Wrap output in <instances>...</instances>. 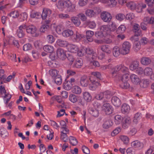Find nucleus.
I'll use <instances>...</instances> for the list:
<instances>
[{"instance_id":"nucleus-34","label":"nucleus","mask_w":154,"mask_h":154,"mask_svg":"<svg viewBox=\"0 0 154 154\" xmlns=\"http://www.w3.org/2000/svg\"><path fill=\"white\" fill-rule=\"evenodd\" d=\"M143 21L145 22H147V23L149 24H152L154 22V17H145L143 19Z\"/></svg>"},{"instance_id":"nucleus-37","label":"nucleus","mask_w":154,"mask_h":154,"mask_svg":"<svg viewBox=\"0 0 154 154\" xmlns=\"http://www.w3.org/2000/svg\"><path fill=\"white\" fill-rule=\"evenodd\" d=\"M134 50L137 52L139 51L141 48L140 42L139 41H136L134 42Z\"/></svg>"},{"instance_id":"nucleus-35","label":"nucleus","mask_w":154,"mask_h":154,"mask_svg":"<svg viewBox=\"0 0 154 154\" xmlns=\"http://www.w3.org/2000/svg\"><path fill=\"white\" fill-rule=\"evenodd\" d=\"M72 92L77 94H79L81 92V89L77 86H75L72 89Z\"/></svg>"},{"instance_id":"nucleus-1","label":"nucleus","mask_w":154,"mask_h":154,"mask_svg":"<svg viewBox=\"0 0 154 154\" xmlns=\"http://www.w3.org/2000/svg\"><path fill=\"white\" fill-rule=\"evenodd\" d=\"M129 74L125 73L122 76H117V79L119 81L120 87L123 89L128 88L130 85L128 82L129 80Z\"/></svg>"},{"instance_id":"nucleus-22","label":"nucleus","mask_w":154,"mask_h":154,"mask_svg":"<svg viewBox=\"0 0 154 154\" xmlns=\"http://www.w3.org/2000/svg\"><path fill=\"white\" fill-rule=\"evenodd\" d=\"M139 63L138 62L134 61L131 64L130 66V69L133 71L135 69H137L138 67Z\"/></svg>"},{"instance_id":"nucleus-2","label":"nucleus","mask_w":154,"mask_h":154,"mask_svg":"<svg viewBox=\"0 0 154 154\" xmlns=\"http://www.w3.org/2000/svg\"><path fill=\"white\" fill-rule=\"evenodd\" d=\"M102 110L104 111L106 115H109L113 112V108L109 103H105L102 106Z\"/></svg>"},{"instance_id":"nucleus-42","label":"nucleus","mask_w":154,"mask_h":154,"mask_svg":"<svg viewBox=\"0 0 154 154\" xmlns=\"http://www.w3.org/2000/svg\"><path fill=\"white\" fill-rule=\"evenodd\" d=\"M66 1L63 0L59 1L57 3V7L61 8H65Z\"/></svg>"},{"instance_id":"nucleus-32","label":"nucleus","mask_w":154,"mask_h":154,"mask_svg":"<svg viewBox=\"0 0 154 154\" xmlns=\"http://www.w3.org/2000/svg\"><path fill=\"white\" fill-rule=\"evenodd\" d=\"M0 134L1 137L7 136L8 135V133L6 130L4 128H0Z\"/></svg>"},{"instance_id":"nucleus-25","label":"nucleus","mask_w":154,"mask_h":154,"mask_svg":"<svg viewBox=\"0 0 154 154\" xmlns=\"http://www.w3.org/2000/svg\"><path fill=\"white\" fill-rule=\"evenodd\" d=\"M83 96L84 99L86 101L89 102L91 100L92 97L89 93L87 92H85Z\"/></svg>"},{"instance_id":"nucleus-56","label":"nucleus","mask_w":154,"mask_h":154,"mask_svg":"<svg viewBox=\"0 0 154 154\" xmlns=\"http://www.w3.org/2000/svg\"><path fill=\"white\" fill-rule=\"evenodd\" d=\"M32 47L31 45L30 44H27L24 45L23 50L24 51H28L31 49Z\"/></svg>"},{"instance_id":"nucleus-59","label":"nucleus","mask_w":154,"mask_h":154,"mask_svg":"<svg viewBox=\"0 0 154 154\" xmlns=\"http://www.w3.org/2000/svg\"><path fill=\"white\" fill-rule=\"evenodd\" d=\"M148 41V39L146 38V37H143L141 38L140 40V43L144 45L146 44Z\"/></svg>"},{"instance_id":"nucleus-7","label":"nucleus","mask_w":154,"mask_h":154,"mask_svg":"<svg viewBox=\"0 0 154 154\" xmlns=\"http://www.w3.org/2000/svg\"><path fill=\"white\" fill-rule=\"evenodd\" d=\"M131 122V118L127 116H125L123 118L122 122V127L124 128H127Z\"/></svg>"},{"instance_id":"nucleus-28","label":"nucleus","mask_w":154,"mask_h":154,"mask_svg":"<svg viewBox=\"0 0 154 154\" xmlns=\"http://www.w3.org/2000/svg\"><path fill=\"white\" fill-rule=\"evenodd\" d=\"M49 26L48 24L43 25L40 28L39 30L41 32H48L49 29Z\"/></svg>"},{"instance_id":"nucleus-23","label":"nucleus","mask_w":154,"mask_h":154,"mask_svg":"<svg viewBox=\"0 0 154 154\" xmlns=\"http://www.w3.org/2000/svg\"><path fill=\"white\" fill-rule=\"evenodd\" d=\"M43 48L45 51L50 53H52L54 51L53 47L50 45H45L43 47Z\"/></svg>"},{"instance_id":"nucleus-3","label":"nucleus","mask_w":154,"mask_h":154,"mask_svg":"<svg viewBox=\"0 0 154 154\" xmlns=\"http://www.w3.org/2000/svg\"><path fill=\"white\" fill-rule=\"evenodd\" d=\"M100 17L104 22L107 23L109 22L112 18L111 14L106 11L102 12L100 14Z\"/></svg>"},{"instance_id":"nucleus-38","label":"nucleus","mask_w":154,"mask_h":154,"mask_svg":"<svg viewBox=\"0 0 154 154\" xmlns=\"http://www.w3.org/2000/svg\"><path fill=\"white\" fill-rule=\"evenodd\" d=\"M109 93L107 91H105L103 93H100L99 94H98L96 96L97 99L99 100H102L104 98L105 96H106L107 94H109Z\"/></svg>"},{"instance_id":"nucleus-41","label":"nucleus","mask_w":154,"mask_h":154,"mask_svg":"<svg viewBox=\"0 0 154 154\" xmlns=\"http://www.w3.org/2000/svg\"><path fill=\"white\" fill-rule=\"evenodd\" d=\"M95 14V12L94 11L91 9H88L85 12L86 14L90 17H93L94 16Z\"/></svg>"},{"instance_id":"nucleus-60","label":"nucleus","mask_w":154,"mask_h":154,"mask_svg":"<svg viewBox=\"0 0 154 154\" xmlns=\"http://www.w3.org/2000/svg\"><path fill=\"white\" fill-rule=\"evenodd\" d=\"M121 131L120 128H117L115 129L111 133V135L112 136H114L118 134L119 132Z\"/></svg>"},{"instance_id":"nucleus-43","label":"nucleus","mask_w":154,"mask_h":154,"mask_svg":"<svg viewBox=\"0 0 154 154\" xmlns=\"http://www.w3.org/2000/svg\"><path fill=\"white\" fill-rule=\"evenodd\" d=\"M134 35L133 36L131 37L130 39L132 41L134 40V38H135L136 36H138L141 35V30L138 31H134Z\"/></svg>"},{"instance_id":"nucleus-61","label":"nucleus","mask_w":154,"mask_h":154,"mask_svg":"<svg viewBox=\"0 0 154 154\" xmlns=\"http://www.w3.org/2000/svg\"><path fill=\"white\" fill-rule=\"evenodd\" d=\"M88 2V0H79V4L80 6H83L87 4Z\"/></svg>"},{"instance_id":"nucleus-12","label":"nucleus","mask_w":154,"mask_h":154,"mask_svg":"<svg viewBox=\"0 0 154 154\" xmlns=\"http://www.w3.org/2000/svg\"><path fill=\"white\" fill-rule=\"evenodd\" d=\"M131 146L135 148H142L143 147V144L138 140H135L132 142L131 143Z\"/></svg>"},{"instance_id":"nucleus-27","label":"nucleus","mask_w":154,"mask_h":154,"mask_svg":"<svg viewBox=\"0 0 154 154\" xmlns=\"http://www.w3.org/2000/svg\"><path fill=\"white\" fill-rule=\"evenodd\" d=\"M72 84H71L70 82H69L68 81H67L66 83L63 84V86L64 88L67 90H70L72 88Z\"/></svg>"},{"instance_id":"nucleus-29","label":"nucleus","mask_w":154,"mask_h":154,"mask_svg":"<svg viewBox=\"0 0 154 154\" xmlns=\"http://www.w3.org/2000/svg\"><path fill=\"white\" fill-rule=\"evenodd\" d=\"M53 79L54 80V82L57 85H60L61 84L62 79L60 75H58Z\"/></svg>"},{"instance_id":"nucleus-51","label":"nucleus","mask_w":154,"mask_h":154,"mask_svg":"<svg viewBox=\"0 0 154 154\" xmlns=\"http://www.w3.org/2000/svg\"><path fill=\"white\" fill-rule=\"evenodd\" d=\"M48 41L49 43H52L54 42L55 39L54 37L51 35H49L47 36V37Z\"/></svg>"},{"instance_id":"nucleus-24","label":"nucleus","mask_w":154,"mask_h":154,"mask_svg":"<svg viewBox=\"0 0 154 154\" xmlns=\"http://www.w3.org/2000/svg\"><path fill=\"white\" fill-rule=\"evenodd\" d=\"M71 20L73 23L77 26H79L81 22L78 17H73L71 18Z\"/></svg>"},{"instance_id":"nucleus-39","label":"nucleus","mask_w":154,"mask_h":154,"mask_svg":"<svg viewBox=\"0 0 154 154\" xmlns=\"http://www.w3.org/2000/svg\"><path fill=\"white\" fill-rule=\"evenodd\" d=\"M112 70H113V72L112 73V77H116V79H117V76H119V75H117V72L119 71L118 70V69L117 68L116 66L115 68H113L112 69Z\"/></svg>"},{"instance_id":"nucleus-49","label":"nucleus","mask_w":154,"mask_h":154,"mask_svg":"<svg viewBox=\"0 0 154 154\" xmlns=\"http://www.w3.org/2000/svg\"><path fill=\"white\" fill-rule=\"evenodd\" d=\"M66 57L67 59L70 62V64H72V63L74 61V58L73 56L70 54H68L67 55H66Z\"/></svg>"},{"instance_id":"nucleus-10","label":"nucleus","mask_w":154,"mask_h":154,"mask_svg":"<svg viewBox=\"0 0 154 154\" xmlns=\"http://www.w3.org/2000/svg\"><path fill=\"white\" fill-rule=\"evenodd\" d=\"M80 83L82 86L87 87L88 84V81L87 76L83 75L82 76L80 79Z\"/></svg>"},{"instance_id":"nucleus-31","label":"nucleus","mask_w":154,"mask_h":154,"mask_svg":"<svg viewBox=\"0 0 154 154\" xmlns=\"http://www.w3.org/2000/svg\"><path fill=\"white\" fill-rule=\"evenodd\" d=\"M126 29V27L124 25H121L117 29L116 32L118 34L123 33Z\"/></svg>"},{"instance_id":"nucleus-18","label":"nucleus","mask_w":154,"mask_h":154,"mask_svg":"<svg viewBox=\"0 0 154 154\" xmlns=\"http://www.w3.org/2000/svg\"><path fill=\"white\" fill-rule=\"evenodd\" d=\"M130 109L129 106L125 104H123L122 106L121 111L123 113H128Z\"/></svg>"},{"instance_id":"nucleus-47","label":"nucleus","mask_w":154,"mask_h":154,"mask_svg":"<svg viewBox=\"0 0 154 154\" xmlns=\"http://www.w3.org/2000/svg\"><path fill=\"white\" fill-rule=\"evenodd\" d=\"M69 100L72 102L74 103L77 101V98L75 95L72 94L69 96Z\"/></svg>"},{"instance_id":"nucleus-46","label":"nucleus","mask_w":154,"mask_h":154,"mask_svg":"<svg viewBox=\"0 0 154 154\" xmlns=\"http://www.w3.org/2000/svg\"><path fill=\"white\" fill-rule=\"evenodd\" d=\"M75 5L74 4H71V5L68 8H67V10L68 11L71 12H73L75 11Z\"/></svg>"},{"instance_id":"nucleus-20","label":"nucleus","mask_w":154,"mask_h":154,"mask_svg":"<svg viewBox=\"0 0 154 154\" xmlns=\"http://www.w3.org/2000/svg\"><path fill=\"white\" fill-rule=\"evenodd\" d=\"M69 141L70 143L72 146H75L78 144V142L77 139L74 137L70 136L69 137Z\"/></svg>"},{"instance_id":"nucleus-6","label":"nucleus","mask_w":154,"mask_h":154,"mask_svg":"<svg viewBox=\"0 0 154 154\" xmlns=\"http://www.w3.org/2000/svg\"><path fill=\"white\" fill-rule=\"evenodd\" d=\"M130 78L132 83L134 85H138L140 84L141 80L139 77L135 74H132L130 76Z\"/></svg>"},{"instance_id":"nucleus-4","label":"nucleus","mask_w":154,"mask_h":154,"mask_svg":"<svg viewBox=\"0 0 154 154\" xmlns=\"http://www.w3.org/2000/svg\"><path fill=\"white\" fill-rule=\"evenodd\" d=\"M131 45L128 42H124L122 44L121 53L123 55L128 54L130 51Z\"/></svg>"},{"instance_id":"nucleus-53","label":"nucleus","mask_w":154,"mask_h":154,"mask_svg":"<svg viewBox=\"0 0 154 154\" xmlns=\"http://www.w3.org/2000/svg\"><path fill=\"white\" fill-rule=\"evenodd\" d=\"M95 35L97 38H100L103 37L104 35V33L100 31V32H96L95 34Z\"/></svg>"},{"instance_id":"nucleus-48","label":"nucleus","mask_w":154,"mask_h":154,"mask_svg":"<svg viewBox=\"0 0 154 154\" xmlns=\"http://www.w3.org/2000/svg\"><path fill=\"white\" fill-rule=\"evenodd\" d=\"M149 84V80L148 79H144L143 80V85H140L141 87L143 88H146L147 87Z\"/></svg>"},{"instance_id":"nucleus-50","label":"nucleus","mask_w":154,"mask_h":154,"mask_svg":"<svg viewBox=\"0 0 154 154\" xmlns=\"http://www.w3.org/2000/svg\"><path fill=\"white\" fill-rule=\"evenodd\" d=\"M120 138L125 144H127L129 142V138L127 136H121Z\"/></svg>"},{"instance_id":"nucleus-40","label":"nucleus","mask_w":154,"mask_h":154,"mask_svg":"<svg viewBox=\"0 0 154 154\" xmlns=\"http://www.w3.org/2000/svg\"><path fill=\"white\" fill-rule=\"evenodd\" d=\"M101 49L107 54H109L111 53V51L109 49L107 45H103L101 47Z\"/></svg>"},{"instance_id":"nucleus-5","label":"nucleus","mask_w":154,"mask_h":154,"mask_svg":"<svg viewBox=\"0 0 154 154\" xmlns=\"http://www.w3.org/2000/svg\"><path fill=\"white\" fill-rule=\"evenodd\" d=\"M26 26L25 24L20 26L17 30V34L19 38H22L24 35V30L26 29Z\"/></svg>"},{"instance_id":"nucleus-64","label":"nucleus","mask_w":154,"mask_h":154,"mask_svg":"<svg viewBox=\"0 0 154 154\" xmlns=\"http://www.w3.org/2000/svg\"><path fill=\"white\" fill-rule=\"evenodd\" d=\"M145 1L149 6H152L154 5V0H145Z\"/></svg>"},{"instance_id":"nucleus-14","label":"nucleus","mask_w":154,"mask_h":154,"mask_svg":"<svg viewBox=\"0 0 154 154\" xmlns=\"http://www.w3.org/2000/svg\"><path fill=\"white\" fill-rule=\"evenodd\" d=\"M26 29L27 33H30L31 34H33L36 32V28L34 26L27 27L26 26Z\"/></svg>"},{"instance_id":"nucleus-8","label":"nucleus","mask_w":154,"mask_h":154,"mask_svg":"<svg viewBox=\"0 0 154 154\" xmlns=\"http://www.w3.org/2000/svg\"><path fill=\"white\" fill-rule=\"evenodd\" d=\"M57 57L60 59L63 60L65 59L66 54L63 49L61 48L58 49L57 50Z\"/></svg>"},{"instance_id":"nucleus-54","label":"nucleus","mask_w":154,"mask_h":154,"mask_svg":"<svg viewBox=\"0 0 154 154\" xmlns=\"http://www.w3.org/2000/svg\"><path fill=\"white\" fill-rule=\"evenodd\" d=\"M117 3L115 0H109L108 2V5L111 7H113L115 6Z\"/></svg>"},{"instance_id":"nucleus-57","label":"nucleus","mask_w":154,"mask_h":154,"mask_svg":"<svg viewBox=\"0 0 154 154\" xmlns=\"http://www.w3.org/2000/svg\"><path fill=\"white\" fill-rule=\"evenodd\" d=\"M82 150L83 153L85 154H89L90 153L89 149L85 146H82Z\"/></svg>"},{"instance_id":"nucleus-36","label":"nucleus","mask_w":154,"mask_h":154,"mask_svg":"<svg viewBox=\"0 0 154 154\" xmlns=\"http://www.w3.org/2000/svg\"><path fill=\"white\" fill-rule=\"evenodd\" d=\"M112 125V122L111 120H108L106 121L103 125V127L105 129L108 128Z\"/></svg>"},{"instance_id":"nucleus-26","label":"nucleus","mask_w":154,"mask_h":154,"mask_svg":"<svg viewBox=\"0 0 154 154\" xmlns=\"http://www.w3.org/2000/svg\"><path fill=\"white\" fill-rule=\"evenodd\" d=\"M144 73L147 76H151L153 73L152 69L149 67L146 68L144 70Z\"/></svg>"},{"instance_id":"nucleus-63","label":"nucleus","mask_w":154,"mask_h":154,"mask_svg":"<svg viewBox=\"0 0 154 154\" xmlns=\"http://www.w3.org/2000/svg\"><path fill=\"white\" fill-rule=\"evenodd\" d=\"M77 16L79 18H80L83 21H85L87 19L86 16L84 14L82 13L78 14Z\"/></svg>"},{"instance_id":"nucleus-44","label":"nucleus","mask_w":154,"mask_h":154,"mask_svg":"<svg viewBox=\"0 0 154 154\" xmlns=\"http://www.w3.org/2000/svg\"><path fill=\"white\" fill-rule=\"evenodd\" d=\"M70 51L73 53H76L78 51V48L77 46L72 45L70 47Z\"/></svg>"},{"instance_id":"nucleus-16","label":"nucleus","mask_w":154,"mask_h":154,"mask_svg":"<svg viewBox=\"0 0 154 154\" xmlns=\"http://www.w3.org/2000/svg\"><path fill=\"white\" fill-rule=\"evenodd\" d=\"M57 44L60 47H66L68 45V42L61 39H58L57 41Z\"/></svg>"},{"instance_id":"nucleus-17","label":"nucleus","mask_w":154,"mask_h":154,"mask_svg":"<svg viewBox=\"0 0 154 154\" xmlns=\"http://www.w3.org/2000/svg\"><path fill=\"white\" fill-rule=\"evenodd\" d=\"M88 111L90 114L95 117H97L99 116V112L96 109L89 108L88 109Z\"/></svg>"},{"instance_id":"nucleus-55","label":"nucleus","mask_w":154,"mask_h":154,"mask_svg":"<svg viewBox=\"0 0 154 154\" xmlns=\"http://www.w3.org/2000/svg\"><path fill=\"white\" fill-rule=\"evenodd\" d=\"M86 54V51L85 48H83L80 50L78 52V54L80 56H81L84 55Z\"/></svg>"},{"instance_id":"nucleus-11","label":"nucleus","mask_w":154,"mask_h":154,"mask_svg":"<svg viewBox=\"0 0 154 154\" xmlns=\"http://www.w3.org/2000/svg\"><path fill=\"white\" fill-rule=\"evenodd\" d=\"M94 34V32L88 30L86 32V38L88 42H91L93 41L92 36Z\"/></svg>"},{"instance_id":"nucleus-52","label":"nucleus","mask_w":154,"mask_h":154,"mask_svg":"<svg viewBox=\"0 0 154 154\" xmlns=\"http://www.w3.org/2000/svg\"><path fill=\"white\" fill-rule=\"evenodd\" d=\"M116 18L119 20L122 21L125 18V15L122 14H119L116 16Z\"/></svg>"},{"instance_id":"nucleus-58","label":"nucleus","mask_w":154,"mask_h":154,"mask_svg":"<svg viewBox=\"0 0 154 154\" xmlns=\"http://www.w3.org/2000/svg\"><path fill=\"white\" fill-rule=\"evenodd\" d=\"M8 15L11 17H12L13 18H15L18 16L19 14L17 11H13L11 12Z\"/></svg>"},{"instance_id":"nucleus-9","label":"nucleus","mask_w":154,"mask_h":154,"mask_svg":"<svg viewBox=\"0 0 154 154\" xmlns=\"http://www.w3.org/2000/svg\"><path fill=\"white\" fill-rule=\"evenodd\" d=\"M111 102L112 104L115 106L119 107L121 104V101L117 97L114 96L111 98Z\"/></svg>"},{"instance_id":"nucleus-45","label":"nucleus","mask_w":154,"mask_h":154,"mask_svg":"<svg viewBox=\"0 0 154 154\" xmlns=\"http://www.w3.org/2000/svg\"><path fill=\"white\" fill-rule=\"evenodd\" d=\"M41 17V14L38 12H32L31 14V17L32 18H35L37 19Z\"/></svg>"},{"instance_id":"nucleus-62","label":"nucleus","mask_w":154,"mask_h":154,"mask_svg":"<svg viewBox=\"0 0 154 154\" xmlns=\"http://www.w3.org/2000/svg\"><path fill=\"white\" fill-rule=\"evenodd\" d=\"M144 72L143 69L141 67H138L136 70V72L138 74L140 75Z\"/></svg>"},{"instance_id":"nucleus-15","label":"nucleus","mask_w":154,"mask_h":154,"mask_svg":"<svg viewBox=\"0 0 154 154\" xmlns=\"http://www.w3.org/2000/svg\"><path fill=\"white\" fill-rule=\"evenodd\" d=\"M151 62V59L148 57H143L142 58L141 62L142 64L144 65H148Z\"/></svg>"},{"instance_id":"nucleus-33","label":"nucleus","mask_w":154,"mask_h":154,"mask_svg":"<svg viewBox=\"0 0 154 154\" xmlns=\"http://www.w3.org/2000/svg\"><path fill=\"white\" fill-rule=\"evenodd\" d=\"M115 123L116 124H119L120 123H122L123 118L121 116L117 115L115 117Z\"/></svg>"},{"instance_id":"nucleus-30","label":"nucleus","mask_w":154,"mask_h":154,"mask_svg":"<svg viewBox=\"0 0 154 154\" xmlns=\"http://www.w3.org/2000/svg\"><path fill=\"white\" fill-rule=\"evenodd\" d=\"M58 71L55 69H51L49 71V74L53 79L58 75Z\"/></svg>"},{"instance_id":"nucleus-13","label":"nucleus","mask_w":154,"mask_h":154,"mask_svg":"<svg viewBox=\"0 0 154 154\" xmlns=\"http://www.w3.org/2000/svg\"><path fill=\"white\" fill-rule=\"evenodd\" d=\"M100 31L105 34H109L111 32L109 27L107 25H103L100 28Z\"/></svg>"},{"instance_id":"nucleus-19","label":"nucleus","mask_w":154,"mask_h":154,"mask_svg":"<svg viewBox=\"0 0 154 154\" xmlns=\"http://www.w3.org/2000/svg\"><path fill=\"white\" fill-rule=\"evenodd\" d=\"M112 53L114 57H118L120 54L119 48L117 46L114 47L112 49Z\"/></svg>"},{"instance_id":"nucleus-21","label":"nucleus","mask_w":154,"mask_h":154,"mask_svg":"<svg viewBox=\"0 0 154 154\" xmlns=\"http://www.w3.org/2000/svg\"><path fill=\"white\" fill-rule=\"evenodd\" d=\"M73 34V32L72 30L67 29L65 30L62 32V35L64 37H68L70 35H72Z\"/></svg>"}]
</instances>
